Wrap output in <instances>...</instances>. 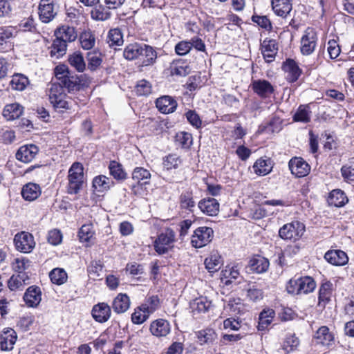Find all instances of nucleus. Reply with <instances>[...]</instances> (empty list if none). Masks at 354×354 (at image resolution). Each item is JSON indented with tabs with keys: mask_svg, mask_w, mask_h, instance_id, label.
<instances>
[{
	"mask_svg": "<svg viewBox=\"0 0 354 354\" xmlns=\"http://www.w3.org/2000/svg\"><path fill=\"white\" fill-rule=\"evenodd\" d=\"M84 167L80 162H74L68 172L66 192L68 194H77L84 183Z\"/></svg>",
	"mask_w": 354,
	"mask_h": 354,
	"instance_id": "nucleus-1",
	"label": "nucleus"
},
{
	"mask_svg": "<svg viewBox=\"0 0 354 354\" xmlns=\"http://www.w3.org/2000/svg\"><path fill=\"white\" fill-rule=\"evenodd\" d=\"M316 288V282L309 276L291 279L287 285L288 293L292 295L308 294L312 292Z\"/></svg>",
	"mask_w": 354,
	"mask_h": 354,
	"instance_id": "nucleus-2",
	"label": "nucleus"
},
{
	"mask_svg": "<svg viewBox=\"0 0 354 354\" xmlns=\"http://www.w3.org/2000/svg\"><path fill=\"white\" fill-rule=\"evenodd\" d=\"M132 179L135 184L131 186V192L136 196H142L146 194V185H149L151 180L150 171L144 167H137L132 171Z\"/></svg>",
	"mask_w": 354,
	"mask_h": 354,
	"instance_id": "nucleus-3",
	"label": "nucleus"
},
{
	"mask_svg": "<svg viewBox=\"0 0 354 354\" xmlns=\"http://www.w3.org/2000/svg\"><path fill=\"white\" fill-rule=\"evenodd\" d=\"M305 232L304 225L297 221L283 225L279 230V236L284 240L296 241Z\"/></svg>",
	"mask_w": 354,
	"mask_h": 354,
	"instance_id": "nucleus-4",
	"label": "nucleus"
},
{
	"mask_svg": "<svg viewBox=\"0 0 354 354\" xmlns=\"http://www.w3.org/2000/svg\"><path fill=\"white\" fill-rule=\"evenodd\" d=\"M59 6L57 0H40L38 6V15L40 21L48 24L57 15Z\"/></svg>",
	"mask_w": 354,
	"mask_h": 354,
	"instance_id": "nucleus-5",
	"label": "nucleus"
},
{
	"mask_svg": "<svg viewBox=\"0 0 354 354\" xmlns=\"http://www.w3.org/2000/svg\"><path fill=\"white\" fill-rule=\"evenodd\" d=\"M214 230L212 227H198L191 237V244L195 248H203L209 244L213 239Z\"/></svg>",
	"mask_w": 354,
	"mask_h": 354,
	"instance_id": "nucleus-6",
	"label": "nucleus"
},
{
	"mask_svg": "<svg viewBox=\"0 0 354 354\" xmlns=\"http://www.w3.org/2000/svg\"><path fill=\"white\" fill-rule=\"evenodd\" d=\"M176 234L171 228L160 233L154 242V248L159 254L167 253L175 242Z\"/></svg>",
	"mask_w": 354,
	"mask_h": 354,
	"instance_id": "nucleus-7",
	"label": "nucleus"
},
{
	"mask_svg": "<svg viewBox=\"0 0 354 354\" xmlns=\"http://www.w3.org/2000/svg\"><path fill=\"white\" fill-rule=\"evenodd\" d=\"M317 35L312 28H307L301 38V53L304 55L312 54L317 46Z\"/></svg>",
	"mask_w": 354,
	"mask_h": 354,
	"instance_id": "nucleus-8",
	"label": "nucleus"
},
{
	"mask_svg": "<svg viewBox=\"0 0 354 354\" xmlns=\"http://www.w3.org/2000/svg\"><path fill=\"white\" fill-rule=\"evenodd\" d=\"M16 249L24 253L30 252L35 246L33 236L26 232L17 233L14 238Z\"/></svg>",
	"mask_w": 354,
	"mask_h": 354,
	"instance_id": "nucleus-9",
	"label": "nucleus"
},
{
	"mask_svg": "<svg viewBox=\"0 0 354 354\" xmlns=\"http://www.w3.org/2000/svg\"><path fill=\"white\" fill-rule=\"evenodd\" d=\"M288 167L292 174L297 178L306 176L310 171V166L301 157L292 158Z\"/></svg>",
	"mask_w": 354,
	"mask_h": 354,
	"instance_id": "nucleus-10",
	"label": "nucleus"
},
{
	"mask_svg": "<svg viewBox=\"0 0 354 354\" xmlns=\"http://www.w3.org/2000/svg\"><path fill=\"white\" fill-rule=\"evenodd\" d=\"M150 333L156 337H164L171 332V325L165 319H157L151 322Z\"/></svg>",
	"mask_w": 354,
	"mask_h": 354,
	"instance_id": "nucleus-11",
	"label": "nucleus"
},
{
	"mask_svg": "<svg viewBox=\"0 0 354 354\" xmlns=\"http://www.w3.org/2000/svg\"><path fill=\"white\" fill-rule=\"evenodd\" d=\"M253 91L261 98H268L274 93L273 86L267 80H257L251 84Z\"/></svg>",
	"mask_w": 354,
	"mask_h": 354,
	"instance_id": "nucleus-12",
	"label": "nucleus"
},
{
	"mask_svg": "<svg viewBox=\"0 0 354 354\" xmlns=\"http://www.w3.org/2000/svg\"><path fill=\"white\" fill-rule=\"evenodd\" d=\"M333 293V283L330 281H325L322 283L318 292L317 306L320 309L325 308L326 306L330 301Z\"/></svg>",
	"mask_w": 354,
	"mask_h": 354,
	"instance_id": "nucleus-13",
	"label": "nucleus"
},
{
	"mask_svg": "<svg viewBox=\"0 0 354 354\" xmlns=\"http://www.w3.org/2000/svg\"><path fill=\"white\" fill-rule=\"evenodd\" d=\"M23 299L28 307H37L41 301V291L40 288L37 286L28 287L24 295Z\"/></svg>",
	"mask_w": 354,
	"mask_h": 354,
	"instance_id": "nucleus-14",
	"label": "nucleus"
},
{
	"mask_svg": "<svg viewBox=\"0 0 354 354\" xmlns=\"http://www.w3.org/2000/svg\"><path fill=\"white\" fill-rule=\"evenodd\" d=\"M91 314L97 322L104 323L111 317V307L106 303H98L93 306Z\"/></svg>",
	"mask_w": 354,
	"mask_h": 354,
	"instance_id": "nucleus-15",
	"label": "nucleus"
},
{
	"mask_svg": "<svg viewBox=\"0 0 354 354\" xmlns=\"http://www.w3.org/2000/svg\"><path fill=\"white\" fill-rule=\"evenodd\" d=\"M261 50L263 57L266 62L274 60L278 52V44L274 39H265L261 44Z\"/></svg>",
	"mask_w": 354,
	"mask_h": 354,
	"instance_id": "nucleus-16",
	"label": "nucleus"
},
{
	"mask_svg": "<svg viewBox=\"0 0 354 354\" xmlns=\"http://www.w3.org/2000/svg\"><path fill=\"white\" fill-rule=\"evenodd\" d=\"M39 151L38 147L35 145L21 146L16 153V158L24 162H31Z\"/></svg>",
	"mask_w": 354,
	"mask_h": 354,
	"instance_id": "nucleus-17",
	"label": "nucleus"
},
{
	"mask_svg": "<svg viewBox=\"0 0 354 354\" xmlns=\"http://www.w3.org/2000/svg\"><path fill=\"white\" fill-rule=\"evenodd\" d=\"M17 338V333L12 328H4L0 335L1 348L3 351L12 350L16 342Z\"/></svg>",
	"mask_w": 354,
	"mask_h": 354,
	"instance_id": "nucleus-18",
	"label": "nucleus"
},
{
	"mask_svg": "<svg viewBox=\"0 0 354 354\" xmlns=\"http://www.w3.org/2000/svg\"><path fill=\"white\" fill-rule=\"evenodd\" d=\"M324 259L330 264L336 266L346 265L348 257L346 252L339 250H329L326 252Z\"/></svg>",
	"mask_w": 354,
	"mask_h": 354,
	"instance_id": "nucleus-19",
	"label": "nucleus"
},
{
	"mask_svg": "<svg viewBox=\"0 0 354 354\" xmlns=\"http://www.w3.org/2000/svg\"><path fill=\"white\" fill-rule=\"evenodd\" d=\"M177 105V102L169 95H163L156 101L157 109L164 114L173 113L176 109Z\"/></svg>",
	"mask_w": 354,
	"mask_h": 354,
	"instance_id": "nucleus-20",
	"label": "nucleus"
},
{
	"mask_svg": "<svg viewBox=\"0 0 354 354\" xmlns=\"http://www.w3.org/2000/svg\"><path fill=\"white\" fill-rule=\"evenodd\" d=\"M194 315L207 313L212 307V301L205 297L196 298L189 303Z\"/></svg>",
	"mask_w": 354,
	"mask_h": 354,
	"instance_id": "nucleus-21",
	"label": "nucleus"
},
{
	"mask_svg": "<svg viewBox=\"0 0 354 354\" xmlns=\"http://www.w3.org/2000/svg\"><path fill=\"white\" fill-rule=\"evenodd\" d=\"M171 75L185 77L190 73L191 68L187 60L178 59L174 60L169 66Z\"/></svg>",
	"mask_w": 354,
	"mask_h": 354,
	"instance_id": "nucleus-22",
	"label": "nucleus"
},
{
	"mask_svg": "<svg viewBox=\"0 0 354 354\" xmlns=\"http://www.w3.org/2000/svg\"><path fill=\"white\" fill-rule=\"evenodd\" d=\"M198 206L203 213L213 216L218 213L220 205L215 198H208L201 200Z\"/></svg>",
	"mask_w": 354,
	"mask_h": 354,
	"instance_id": "nucleus-23",
	"label": "nucleus"
},
{
	"mask_svg": "<svg viewBox=\"0 0 354 354\" xmlns=\"http://www.w3.org/2000/svg\"><path fill=\"white\" fill-rule=\"evenodd\" d=\"M271 5L274 12L285 18L292 9L291 0H272Z\"/></svg>",
	"mask_w": 354,
	"mask_h": 354,
	"instance_id": "nucleus-24",
	"label": "nucleus"
},
{
	"mask_svg": "<svg viewBox=\"0 0 354 354\" xmlns=\"http://www.w3.org/2000/svg\"><path fill=\"white\" fill-rule=\"evenodd\" d=\"M92 184L94 191L98 193L105 192L115 185L111 178L104 175L95 176L93 180Z\"/></svg>",
	"mask_w": 354,
	"mask_h": 354,
	"instance_id": "nucleus-25",
	"label": "nucleus"
},
{
	"mask_svg": "<svg viewBox=\"0 0 354 354\" xmlns=\"http://www.w3.org/2000/svg\"><path fill=\"white\" fill-rule=\"evenodd\" d=\"M55 36L68 44L75 41L77 35L73 27L62 26L55 31Z\"/></svg>",
	"mask_w": 354,
	"mask_h": 354,
	"instance_id": "nucleus-26",
	"label": "nucleus"
},
{
	"mask_svg": "<svg viewBox=\"0 0 354 354\" xmlns=\"http://www.w3.org/2000/svg\"><path fill=\"white\" fill-rule=\"evenodd\" d=\"M327 201L329 205L337 207H343L348 202L346 194L338 189H333L330 192Z\"/></svg>",
	"mask_w": 354,
	"mask_h": 354,
	"instance_id": "nucleus-27",
	"label": "nucleus"
},
{
	"mask_svg": "<svg viewBox=\"0 0 354 354\" xmlns=\"http://www.w3.org/2000/svg\"><path fill=\"white\" fill-rule=\"evenodd\" d=\"M254 172L259 176H266L272 169V163L270 158H260L256 160L252 166Z\"/></svg>",
	"mask_w": 354,
	"mask_h": 354,
	"instance_id": "nucleus-28",
	"label": "nucleus"
},
{
	"mask_svg": "<svg viewBox=\"0 0 354 354\" xmlns=\"http://www.w3.org/2000/svg\"><path fill=\"white\" fill-rule=\"evenodd\" d=\"M29 276L27 273L13 274L8 281V288L11 290H21L29 283Z\"/></svg>",
	"mask_w": 354,
	"mask_h": 354,
	"instance_id": "nucleus-29",
	"label": "nucleus"
},
{
	"mask_svg": "<svg viewBox=\"0 0 354 354\" xmlns=\"http://www.w3.org/2000/svg\"><path fill=\"white\" fill-rule=\"evenodd\" d=\"M49 49L50 57L53 59H57L62 57L66 53L67 44L59 38L55 37Z\"/></svg>",
	"mask_w": 354,
	"mask_h": 354,
	"instance_id": "nucleus-30",
	"label": "nucleus"
},
{
	"mask_svg": "<svg viewBox=\"0 0 354 354\" xmlns=\"http://www.w3.org/2000/svg\"><path fill=\"white\" fill-rule=\"evenodd\" d=\"M130 299L126 294L120 293L113 299L112 308L113 311L118 314L126 312L130 306Z\"/></svg>",
	"mask_w": 354,
	"mask_h": 354,
	"instance_id": "nucleus-31",
	"label": "nucleus"
},
{
	"mask_svg": "<svg viewBox=\"0 0 354 354\" xmlns=\"http://www.w3.org/2000/svg\"><path fill=\"white\" fill-rule=\"evenodd\" d=\"M24 112V107L18 103H12L5 106L3 110V116L7 120H13L19 118Z\"/></svg>",
	"mask_w": 354,
	"mask_h": 354,
	"instance_id": "nucleus-32",
	"label": "nucleus"
},
{
	"mask_svg": "<svg viewBox=\"0 0 354 354\" xmlns=\"http://www.w3.org/2000/svg\"><path fill=\"white\" fill-rule=\"evenodd\" d=\"M283 70L287 73L286 79L290 82L297 81L301 75V70L292 59H287L283 65Z\"/></svg>",
	"mask_w": 354,
	"mask_h": 354,
	"instance_id": "nucleus-33",
	"label": "nucleus"
},
{
	"mask_svg": "<svg viewBox=\"0 0 354 354\" xmlns=\"http://www.w3.org/2000/svg\"><path fill=\"white\" fill-rule=\"evenodd\" d=\"M41 194V189L38 185L29 183L25 185L21 190V195L26 201H33Z\"/></svg>",
	"mask_w": 354,
	"mask_h": 354,
	"instance_id": "nucleus-34",
	"label": "nucleus"
},
{
	"mask_svg": "<svg viewBox=\"0 0 354 354\" xmlns=\"http://www.w3.org/2000/svg\"><path fill=\"white\" fill-rule=\"evenodd\" d=\"M204 263L209 272H215L221 268L223 264L222 257L217 252H214L205 259Z\"/></svg>",
	"mask_w": 354,
	"mask_h": 354,
	"instance_id": "nucleus-35",
	"label": "nucleus"
},
{
	"mask_svg": "<svg viewBox=\"0 0 354 354\" xmlns=\"http://www.w3.org/2000/svg\"><path fill=\"white\" fill-rule=\"evenodd\" d=\"M239 274V271L236 266H226L221 273V282L228 286L233 282V280L237 279Z\"/></svg>",
	"mask_w": 354,
	"mask_h": 354,
	"instance_id": "nucleus-36",
	"label": "nucleus"
},
{
	"mask_svg": "<svg viewBox=\"0 0 354 354\" xmlns=\"http://www.w3.org/2000/svg\"><path fill=\"white\" fill-rule=\"evenodd\" d=\"M315 338L318 344L329 345L334 339L333 334L327 326H321L315 333Z\"/></svg>",
	"mask_w": 354,
	"mask_h": 354,
	"instance_id": "nucleus-37",
	"label": "nucleus"
},
{
	"mask_svg": "<svg viewBox=\"0 0 354 354\" xmlns=\"http://www.w3.org/2000/svg\"><path fill=\"white\" fill-rule=\"evenodd\" d=\"M58 81L64 89L66 88L68 92L77 91L80 88L77 77L74 76L63 75L58 77Z\"/></svg>",
	"mask_w": 354,
	"mask_h": 354,
	"instance_id": "nucleus-38",
	"label": "nucleus"
},
{
	"mask_svg": "<svg viewBox=\"0 0 354 354\" xmlns=\"http://www.w3.org/2000/svg\"><path fill=\"white\" fill-rule=\"evenodd\" d=\"M70 65L77 71L82 73L86 69V63L82 53L75 52L68 59Z\"/></svg>",
	"mask_w": 354,
	"mask_h": 354,
	"instance_id": "nucleus-39",
	"label": "nucleus"
},
{
	"mask_svg": "<svg viewBox=\"0 0 354 354\" xmlns=\"http://www.w3.org/2000/svg\"><path fill=\"white\" fill-rule=\"evenodd\" d=\"M81 46L84 50L92 49L95 44V35L91 30H84L80 35Z\"/></svg>",
	"mask_w": 354,
	"mask_h": 354,
	"instance_id": "nucleus-40",
	"label": "nucleus"
},
{
	"mask_svg": "<svg viewBox=\"0 0 354 354\" xmlns=\"http://www.w3.org/2000/svg\"><path fill=\"white\" fill-rule=\"evenodd\" d=\"M10 84L12 89L21 91L29 84V80L24 75L17 73L12 77Z\"/></svg>",
	"mask_w": 354,
	"mask_h": 354,
	"instance_id": "nucleus-41",
	"label": "nucleus"
},
{
	"mask_svg": "<svg viewBox=\"0 0 354 354\" xmlns=\"http://www.w3.org/2000/svg\"><path fill=\"white\" fill-rule=\"evenodd\" d=\"M141 50V44H131L126 46L124 50L123 55L125 59L128 60H133L140 57Z\"/></svg>",
	"mask_w": 354,
	"mask_h": 354,
	"instance_id": "nucleus-42",
	"label": "nucleus"
},
{
	"mask_svg": "<svg viewBox=\"0 0 354 354\" xmlns=\"http://www.w3.org/2000/svg\"><path fill=\"white\" fill-rule=\"evenodd\" d=\"M110 174L117 180H124L127 178V173L121 164L116 161H111L109 165Z\"/></svg>",
	"mask_w": 354,
	"mask_h": 354,
	"instance_id": "nucleus-43",
	"label": "nucleus"
},
{
	"mask_svg": "<svg viewBox=\"0 0 354 354\" xmlns=\"http://www.w3.org/2000/svg\"><path fill=\"white\" fill-rule=\"evenodd\" d=\"M275 312L272 309L263 310L259 315V329L263 330L272 322Z\"/></svg>",
	"mask_w": 354,
	"mask_h": 354,
	"instance_id": "nucleus-44",
	"label": "nucleus"
},
{
	"mask_svg": "<svg viewBox=\"0 0 354 354\" xmlns=\"http://www.w3.org/2000/svg\"><path fill=\"white\" fill-rule=\"evenodd\" d=\"M311 111L307 105H300L293 115V120L307 123L310 120Z\"/></svg>",
	"mask_w": 354,
	"mask_h": 354,
	"instance_id": "nucleus-45",
	"label": "nucleus"
},
{
	"mask_svg": "<svg viewBox=\"0 0 354 354\" xmlns=\"http://www.w3.org/2000/svg\"><path fill=\"white\" fill-rule=\"evenodd\" d=\"M141 46L142 50L140 54H142L143 51L145 53V59L142 60V64L145 66L153 64L157 58L156 51L152 46L145 44H141Z\"/></svg>",
	"mask_w": 354,
	"mask_h": 354,
	"instance_id": "nucleus-46",
	"label": "nucleus"
},
{
	"mask_svg": "<svg viewBox=\"0 0 354 354\" xmlns=\"http://www.w3.org/2000/svg\"><path fill=\"white\" fill-rule=\"evenodd\" d=\"M48 95L50 102L56 100L59 97H66L64 89L59 81L51 82Z\"/></svg>",
	"mask_w": 354,
	"mask_h": 354,
	"instance_id": "nucleus-47",
	"label": "nucleus"
},
{
	"mask_svg": "<svg viewBox=\"0 0 354 354\" xmlns=\"http://www.w3.org/2000/svg\"><path fill=\"white\" fill-rule=\"evenodd\" d=\"M86 59L88 68L91 71H96L102 63L101 54L95 51L88 52L86 55Z\"/></svg>",
	"mask_w": 354,
	"mask_h": 354,
	"instance_id": "nucleus-48",
	"label": "nucleus"
},
{
	"mask_svg": "<svg viewBox=\"0 0 354 354\" xmlns=\"http://www.w3.org/2000/svg\"><path fill=\"white\" fill-rule=\"evenodd\" d=\"M299 345V338L295 334H288L283 342L282 348L286 353H288L296 350Z\"/></svg>",
	"mask_w": 354,
	"mask_h": 354,
	"instance_id": "nucleus-49",
	"label": "nucleus"
},
{
	"mask_svg": "<svg viewBox=\"0 0 354 354\" xmlns=\"http://www.w3.org/2000/svg\"><path fill=\"white\" fill-rule=\"evenodd\" d=\"M216 333L212 328H206L197 333V337L201 344L213 343L216 340Z\"/></svg>",
	"mask_w": 354,
	"mask_h": 354,
	"instance_id": "nucleus-50",
	"label": "nucleus"
},
{
	"mask_svg": "<svg viewBox=\"0 0 354 354\" xmlns=\"http://www.w3.org/2000/svg\"><path fill=\"white\" fill-rule=\"evenodd\" d=\"M51 281L57 285L64 284L67 281V274L62 268H54L49 274Z\"/></svg>",
	"mask_w": 354,
	"mask_h": 354,
	"instance_id": "nucleus-51",
	"label": "nucleus"
},
{
	"mask_svg": "<svg viewBox=\"0 0 354 354\" xmlns=\"http://www.w3.org/2000/svg\"><path fill=\"white\" fill-rule=\"evenodd\" d=\"M195 205L196 203L194 201L193 194L192 192L185 191L180 194V205L182 209L192 211V209L195 207Z\"/></svg>",
	"mask_w": 354,
	"mask_h": 354,
	"instance_id": "nucleus-52",
	"label": "nucleus"
},
{
	"mask_svg": "<svg viewBox=\"0 0 354 354\" xmlns=\"http://www.w3.org/2000/svg\"><path fill=\"white\" fill-rule=\"evenodd\" d=\"M94 235L95 231L91 223L83 225L78 232L81 242H89L94 237Z\"/></svg>",
	"mask_w": 354,
	"mask_h": 354,
	"instance_id": "nucleus-53",
	"label": "nucleus"
},
{
	"mask_svg": "<svg viewBox=\"0 0 354 354\" xmlns=\"http://www.w3.org/2000/svg\"><path fill=\"white\" fill-rule=\"evenodd\" d=\"M107 43L109 46H121L123 44V37L119 28L111 29L107 35Z\"/></svg>",
	"mask_w": 354,
	"mask_h": 354,
	"instance_id": "nucleus-54",
	"label": "nucleus"
},
{
	"mask_svg": "<svg viewBox=\"0 0 354 354\" xmlns=\"http://www.w3.org/2000/svg\"><path fill=\"white\" fill-rule=\"evenodd\" d=\"M109 10L106 6H98L92 10L91 17L97 21H106L111 17V12Z\"/></svg>",
	"mask_w": 354,
	"mask_h": 354,
	"instance_id": "nucleus-55",
	"label": "nucleus"
},
{
	"mask_svg": "<svg viewBox=\"0 0 354 354\" xmlns=\"http://www.w3.org/2000/svg\"><path fill=\"white\" fill-rule=\"evenodd\" d=\"M269 261L267 259L259 257L251 261V267L257 273L265 272L269 267Z\"/></svg>",
	"mask_w": 354,
	"mask_h": 354,
	"instance_id": "nucleus-56",
	"label": "nucleus"
},
{
	"mask_svg": "<svg viewBox=\"0 0 354 354\" xmlns=\"http://www.w3.org/2000/svg\"><path fill=\"white\" fill-rule=\"evenodd\" d=\"M141 306L144 310H147V313L151 315L158 309L160 306L159 298L156 295L151 296L148 297Z\"/></svg>",
	"mask_w": 354,
	"mask_h": 354,
	"instance_id": "nucleus-57",
	"label": "nucleus"
},
{
	"mask_svg": "<svg viewBox=\"0 0 354 354\" xmlns=\"http://www.w3.org/2000/svg\"><path fill=\"white\" fill-rule=\"evenodd\" d=\"M30 263L26 258H16L12 263V267L18 274L26 273V270L30 266Z\"/></svg>",
	"mask_w": 354,
	"mask_h": 354,
	"instance_id": "nucleus-58",
	"label": "nucleus"
},
{
	"mask_svg": "<svg viewBox=\"0 0 354 354\" xmlns=\"http://www.w3.org/2000/svg\"><path fill=\"white\" fill-rule=\"evenodd\" d=\"M150 316L149 313H147V310H144L140 305L136 308L131 315V321L135 324H141L144 323Z\"/></svg>",
	"mask_w": 354,
	"mask_h": 354,
	"instance_id": "nucleus-59",
	"label": "nucleus"
},
{
	"mask_svg": "<svg viewBox=\"0 0 354 354\" xmlns=\"http://www.w3.org/2000/svg\"><path fill=\"white\" fill-rule=\"evenodd\" d=\"M342 176L346 182L354 181V158L341 168Z\"/></svg>",
	"mask_w": 354,
	"mask_h": 354,
	"instance_id": "nucleus-60",
	"label": "nucleus"
},
{
	"mask_svg": "<svg viewBox=\"0 0 354 354\" xmlns=\"http://www.w3.org/2000/svg\"><path fill=\"white\" fill-rule=\"evenodd\" d=\"M176 142L181 147L188 149L192 145V136L191 133L180 131L176 135Z\"/></svg>",
	"mask_w": 354,
	"mask_h": 354,
	"instance_id": "nucleus-61",
	"label": "nucleus"
},
{
	"mask_svg": "<svg viewBox=\"0 0 354 354\" xmlns=\"http://www.w3.org/2000/svg\"><path fill=\"white\" fill-rule=\"evenodd\" d=\"M181 163L179 156L176 154H169L163 159V167L167 170L176 169Z\"/></svg>",
	"mask_w": 354,
	"mask_h": 354,
	"instance_id": "nucleus-62",
	"label": "nucleus"
},
{
	"mask_svg": "<svg viewBox=\"0 0 354 354\" xmlns=\"http://www.w3.org/2000/svg\"><path fill=\"white\" fill-rule=\"evenodd\" d=\"M135 91L138 95H148L151 92V84L145 80H141L138 82Z\"/></svg>",
	"mask_w": 354,
	"mask_h": 354,
	"instance_id": "nucleus-63",
	"label": "nucleus"
},
{
	"mask_svg": "<svg viewBox=\"0 0 354 354\" xmlns=\"http://www.w3.org/2000/svg\"><path fill=\"white\" fill-rule=\"evenodd\" d=\"M247 296L248 299L252 301H258L263 299V290L256 286H252L248 289Z\"/></svg>",
	"mask_w": 354,
	"mask_h": 354,
	"instance_id": "nucleus-64",
	"label": "nucleus"
}]
</instances>
